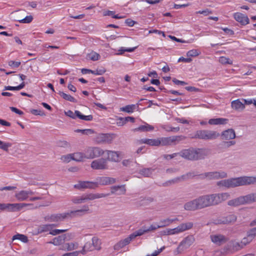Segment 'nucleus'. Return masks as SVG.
I'll use <instances>...</instances> for the list:
<instances>
[{
	"instance_id": "42",
	"label": "nucleus",
	"mask_w": 256,
	"mask_h": 256,
	"mask_svg": "<svg viewBox=\"0 0 256 256\" xmlns=\"http://www.w3.org/2000/svg\"><path fill=\"white\" fill-rule=\"evenodd\" d=\"M72 158L73 160L76 162H81L84 160V159H86L85 158V154L84 152H77L74 154H72Z\"/></svg>"
},
{
	"instance_id": "33",
	"label": "nucleus",
	"mask_w": 256,
	"mask_h": 256,
	"mask_svg": "<svg viewBox=\"0 0 256 256\" xmlns=\"http://www.w3.org/2000/svg\"><path fill=\"white\" fill-rule=\"evenodd\" d=\"M228 120L224 118H211L208 123L210 125L224 124L227 123Z\"/></svg>"
},
{
	"instance_id": "3",
	"label": "nucleus",
	"mask_w": 256,
	"mask_h": 256,
	"mask_svg": "<svg viewBox=\"0 0 256 256\" xmlns=\"http://www.w3.org/2000/svg\"><path fill=\"white\" fill-rule=\"evenodd\" d=\"M254 202H256V192H252L230 200L228 202V204L230 206L236 207L240 205L250 204Z\"/></svg>"
},
{
	"instance_id": "55",
	"label": "nucleus",
	"mask_w": 256,
	"mask_h": 256,
	"mask_svg": "<svg viewBox=\"0 0 256 256\" xmlns=\"http://www.w3.org/2000/svg\"><path fill=\"white\" fill-rule=\"evenodd\" d=\"M52 224H45L40 227V230L42 232H50L52 228Z\"/></svg>"
},
{
	"instance_id": "4",
	"label": "nucleus",
	"mask_w": 256,
	"mask_h": 256,
	"mask_svg": "<svg viewBox=\"0 0 256 256\" xmlns=\"http://www.w3.org/2000/svg\"><path fill=\"white\" fill-rule=\"evenodd\" d=\"M220 134L214 130H198L194 135L191 138H199L204 140H212L216 138Z\"/></svg>"
},
{
	"instance_id": "35",
	"label": "nucleus",
	"mask_w": 256,
	"mask_h": 256,
	"mask_svg": "<svg viewBox=\"0 0 256 256\" xmlns=\"http://www.w3.org/2000/svg\"><path fill=\"white\" fill-rule=\"evenodd\" d=\"M138 104H129L125 106L120 108V111L131 114L132 113L136 108H138Z\"/></svg>"
},
{
	"instance_id": "45",
	"label": "nucleus",
	"mask_w": 256,
	"mask_h": 256,
	"mask_svg": "<svg viewBox=\"0 0 256 256\" xmlns=\"http://www.w3.org/2000/svg\"><path fill=\"white\" fill-rule=\"evenodd\" d=\"M92 244L94 250H99L100 248L101 242L99 238L94 236L92 239Z\"/></svg>"
},
{
	"instance_id": "47",
	"label": "nucleus",
	"mask_w": 256,
	"mask_h": 256,
	"mask_svg": "<svg viewBox=\"0 0 256 256\" xmlns=\"http://www.w3.org/2000/svg\"><path fill=\"white\" fill-rule=\"evenodd\" d=\"M201 52L200 50L196 49H192L188 50L186 52L187 56L190 57H196L199 56Z\"/></svg>"
},
{
	"instance_id": "41",
	"label": "nucleus",
	"mask_w": 256,
	"mask_h": 256,
	"mask_svg": "<svg viewBox=\"0 0 256 256\" xmlns=\"http://www.w3.org/2000/svg\"><path fill=\"white\" fill-rule=\"evenodd\" d=\"M147 232H148L146 229V226H143L140 228L138 229V230L135 231L134 232L130 234V235L132 238L134 239L136 237L141 236Z\"/></svg>"
},
{
	"instance_id": "63",
	"label": "nucleus",
	"mask_w": 256,
	"mask_h": 256,
	"mask_svg": "<svg viewBox=\"0 0 256 256\" xmlns=\"http://www.w3.org/2000/svg\"><path fill=\"white\" fill-rule=\"evenodd\" d=\"M63 236H66V240L68 241L74 238L75 234L74 233H67L63 234Z\"/></svg>"
},
{
	"instance_id": "28",
	"label": "nucleus",
	"mask_w": 256,
	"mask_h": 256,
	"mask_svg": "<svg viewBox=\"0 0 256 256\" xmlns=\"http://www.w3.org/2000/svg\"><path fill=\"white\" fill-rule=\"evenodd\" d=\"M184 208L186 210H195L199 209L196 199L186 202L184 205Z\"/></svg>"
},
{
	"instance_id": "27",
	"label": "nucleus",
	"mask_w": 256,
	"mask_h": 256,
	"mask_svg": "<svg viewBox=\"0 0 256 256\" xmlns=\"http://www.w3.org/2000/svg\"><path fill=\"white\" fill-rule=\"evenodd\" d=\"M138 144H144L150 146H159L160 142L158 138L149 139L142 138L138 140Z\"/></svg>"
},
{
	"instance_id": "62",
	"label": "nucleus",
	"mask_w": 256,
	"mask_h": 256,
	"mask_svg": "<svg viewBox=\"0 0 256 256\" xmlns=\"http://www.w3.org/2000/svg\"><path fill=\"white\" fill-rule=\"evenodd\" d=\"M66 231V230H58V229L52 230H52L50 232H49V234L52 235L56 236V235L60 233L65 232Z\"/></svg>"
},
{
	"instance_id": "25",
	"label": "nucleus",
	"mask_w": 256,
	"mask_h": 256,
	"mask_svg": "<svg viewBox=\"0 0 256 256\" xmlns=\"http://www.w3.org/2000/svg\"><path fill=\"white\" fill-rule=\"evenodd\" d=\"M66 236L63 235L55 237L51 241L48 242V244H53L56 246H60V250H61V248L63 244H65Z\"/></svg>"
},
{
	"instance_id": "37",
	"label": "nucleus",
	"mask_w": 256,
	"mask_h": 256,
	"mask_svg": "<svg viewBox=\"0 0 256 256\" xmlns=\"http://www.w3.org/2000/svg\"><path fill=\"white\" fill-rule=\"evenodd\" d=\"M94 250L92 243L90 242H86L82 246V249L80 250V252L82 254H86L88 252H90Z\"/></svg>"
},
{
	"instance_id": "32",
	"label": "nucleus",
	"mask_w": 256,
	"mask_h": 256,
	"mask_svg": "<svg viewBox=\"0 0 256 256\" xmlns=\"http://www.w3.org/2000/svg\"><path fill=\"white\" fill-rule=\"evenodd\" d=\"M132 240H134V239L132 238V237L131 236V235L130 234L126 238L120 241L118 243H117L114 246V249H118L119 248H122L124 247V246L129 244L130 243V242Z\"/></svg>"
},
{
	"instance_id": "10",
	"label": "nucleus",
	"mask_w": 256,
	"mask_h": 256,
	"mask_svg": "<svg viewBox=\"0 0 256 256\" xmlns=\"http://www.w3.org/2000/svg\"><path fill=\"white\" fill-rule=\"evenodd\" d=\"M64 114L66 116L72 119H76V118H78L85 121H92L93 119V116L92 115L85 116L82 114L80 111L77 110H75L74 112L71 110H68L66 112H64Z\"/></svg>"
},
{
	"instance_id": "39",
	"label": "nucleus",
	"mask_w": 256,
	"mask_h": 256,
	"mask_svg": "<svg viewBox=\"0 0 256 256\" xmlns=\"http://www.w3.org/2000/svg\"><path fill=\"white\" fill-rule=\"evenodd\" d=\"M178 218H166L160 220L158 224V225L160 226V228H163L164 226H168L174 222L178 220Z\"/></svg>"
},
{
	"instance_id": "21",
	"label": "nucleus",
	"mask_w": 256,
	"mask_h": 256,
	"mask_svg": "<svg viewBox=\"0 0 256 256\" xmlns=\"http://www.w3.org/2000/svg\"><path fill=\"white\" fill-rule=\"evenodd\" d=\"M96 184V188L99 185H108L114 184L116 182V179L110 177H99L98 178L95 182Z\"/></svg>"
},
{
	"instance_id": "64",
	"label": "nucleus",
	"mask_w": 256,
	"mask_h": 256,
	"mask_svg": "<svg viewBox=\"0 0 256 256\" xmlns=\"http://www.w3.org/2000/svg\"><path fill=\"white\" fill-rule=\"evenodd\" d=\"M80 254V250H78L64 254L62 256H78Z\"/></svg>"
},
{
	"instance_id": "12",
	"label": "nucleus",
	"mask_w": 256,
	"mask_h": 256,
	"mask_svg": "<svg viewBox=\"0 0 256 256\" xmlns=\"http://www.w3.org/2000/svg\"><path fill=\"white\" fill-rule=\"evenodd\" d=\"M193 225V223L192 222L181 224L174 228H170V235L177 234L188 230L192 228Z\"/></svg>"
},
{
	"instance_id": "8",
	"label": "nucleus",
	"mask_w": 256,
	"mask_h": 256,
	"mask_svg": "<svg viewBox=\"0 0 256 256\" xmlns=\"http://www.w3.org/2000/svg\"><path fill=\"white\" fill-rule=\"evenodd\" d=\"M186 138L183 136H172L170 137H162L158 138L160 146H168L174 144L175 142H179Z\"/></svg>"
},
{
	"instance_id": "44",
	"label": "nucleus",
	"mask_w": 256,
	"mask_h": 256,
	"mask_svg": "<svg viewBox=\"0 0 256 256\" xmlns=\"http://www.w3.org/2000/svg\"><path fill=\"white\" fill-rule=\"evenodd\" d=\"M100 58V55L94 51H92L90 53L88 54L86 56V58L92 61L98 60Z\"/></svg>"
},
{
	"instance_id": "48",
	"label": "nucleus",
	"mask_w": 256,
	"mask_h": 256,
	"mask_svg": "<svg viewBox=\"0 0 256 256\" xmlns=\"http://www.w3.org/2000/svg\"><path fill=\"white\" fill-rule=\"evenodd\" d=\"M137 48L136 46L134 47V48H126L124 47H121L118 50V54H122L124 52H132L134 51V50Z\"/></svg>"
},
{
	"instance_id": "1",
	"label": "nucleus",
	"mask_w": 256,
	"mask_h": 256,
	"mask_svg": "<svg viewBox=\"0 0 256 256\" xmlns=\"http://www.w3.org/2000/svg\"><path fill=\"white\" fill-rule=\"evenodd\" d=\"M255 184H256V176H244L220 180L217 182V185L226 188H231Z\"/></svg>"
},
{
	"instance_id": "40",
	"label": "nucleus",
	"mask_w": 256,
	"mask_h": 256,
	"mask_svg": "<svg viewBox=\"0 0 256 256\" xmlns=\"http://www.w3.org/2000/svg\"><path fill=\"white\" fill-rule=\"evenodd\" d=\"M154 170L152 168H144L140 170L139 174L144 177H150L152 174Z\"/></svg>"
},
{
	"instance_id": "22",
	"label": "nucleus",
	"mask_w": 256,
	"mask_h": 256,
	"mask_svg": "<svg viewBox=\"0 0 256 256\" xmlns=\"http://www.w3.org/2000/svg\"><path fill=\"white\" fill-rule=\"evenodd\" d=\"M212 242L215 244L220 246L226 242L225 236L220 234H212L210 236Z\"/></svg>"
},
{
	"instance_id": "14",
	"label": "nucleus",
	"mask_w": 256,
	"mask_h": 256,
	"mask_svg": "<svg viewBox=\"0 0 256 256\" xmlns=\"http://www.w3.org/2000/svg\"><path fill=\"white\" fill-rule=\"evenodd\" d=\"M199 175L197 172H190L184 174L168 182L170 184L178 183L182 181L187 180L190 179L194 178L196 176H198Z\"/></svg>"
},
{
	"instance_id": "15",
	"label": "nucleus",
	"mask_w": 256,
	"mask_h": 256,
	"mask_svg": "<svg viewBox=\"0 0 256 256\" xmlns=\"http://www.w3.org/2000/svg\"><path fill=\"white\" fill-rule=\"evenodd\" d=\"M114 134H100L96 138L98 144L111 143L114 138Z\"/></svg>"
},
{
	"instance_id": "13",
	"label": "nucleus",
	"mask_w": 256,
	"mask_h": 256,
	"mask_svg": "<svg viewBox=\"0 0 256 256\" xmlns=\"http://www.w3.org/2000/svg\"><path fill=\"white\" fill-rule=\"evenodd\" d=\"M196 199L199 209L212 206L210 194L202 196Z\"/></svg>"
},
{
	"instance_id": "52",
	"label": "nucleus",
	"mask_w": 256,
	"mask_h": 256,
	"mask_svg": "<svg viewBox=\"0 0 256 256\" xmlns=\"http://www.w3.org/2000/svg\"><path fill=\"white\" fill-rule=\"evenodd\" d=\"M228 253V250H224V248L222 250H216L213 252L212 256H224Z\"/></svg>"
},
{
	"instance_id": "16",
	"label": "nucleus",
	"mask_w": 256,
	"mask_h": 256,
	"mask_svg": "<svg viewBox=\"0 0 256 256\" xmlns=\"http://www.w3.org/2000/svg\"><path fill=\"white\" fill-rule=\"evenodd\" d=\"M243 246L238 242L231 241L224 248V250H228V252L232 253L242 248Z\"/></svg>"
},
{
	"instance_id": "59",
	"label": "nucleus",
	"mask_w": 256,
	"mask_h": 256,
	"mask_svg": "<svg viewBox=\"0 0 256 256\" xmlns=\"http://www.w3.org/2000/svg\"><path fill=\"white\" fill-rule=\"evenodd\" d=\"M72 154H70L66 156H63L61 158V160L66 162H68L71 160H73Z\"/></svg>"
},
{
	"instance_id": "2",
	"label": "nucleus",
	"mask_w": 256,
	"mask_h": 256,
	"mask_svg": "<svg viewBox=\"0 0 256 256\" xmlns=\"http://www.w3.org/2000/svg\"><path fill=\"white\" fill-rule=\"evenodd\" d=\"M210 154V150L206 148H190L180 152V156L190 160H197L204 158Z\"/></svg>"
},
{
	"instance_id": "6",
	"label": "nucleus",
	"mask_w": 256,
	"mask_h": 256,
	"mask_svg": "<svg viewBox=\"0 0 256 256\" xmlns=\"http://www.w3.org/2000/svg\"><path fill=\"white\" fill-rule=\"evenodd\" d=\"M84 152L86 159L98 158L104 153V151L98 147H88L84 150Z\"/></svg>"
},
{
	"instance_id": "23",
	"label": "nucleus",
	"mask_w": 256,
	"mask_h": 256,
	"mask_svg": "<svg viewBox=\"0 0 256 256\" xmlns=\"http://www.w3.org/2000/svg\"><path fill=\"white\" fill-rule=\"evenodd\" d=\"M234 20L241 24L245 26L249 24V18L246 15L240 12H235L234 14Z\"/></svg>"
},
{
	"instance_id": "38",
	"label": "nucleus",
	"mask_w": 256,
	"mask_h": 256,
	"mask_svg": "<svg viewBox=\"0 0 256 256\" xmlns=\"http://www.w3.org/2000/svg\"><path fill=\"white\" fill-rule=\"evenodd\" d=\"M154 128L152 126H151L146 122H144V125H141L138 128H135V131H140V132H150L153 130Z\"/></svg>"
},
{
	"instance_id": "31",
	"label": "nucleus",
	"mask_w": 256,
	"mask_h": 256,
	"mask_svg": "<svg viewBox=\"0 0 256 256\" xmlns=\"http://www.w3.org/2000/svg\"><path fill=\"white\" fill-rule=\"evenodd\" d=\"M105 152H106L108 154V160L114 162L119 161L120 155L118 152L111 150H106Z\"/></svg>"
},
{
	"instance_id": "9",
	"label": "nucleus",
	"mask_w": 256,
	"mask_h": 256,
	"mask_svg": "<svg viewBox=\"0 0 256 256\" xmlns=\"http://www.w3.org/2000/svg\"><path fill=\"white\" fill-rule=\"evenodd\" d=\"M28 204L24 203L19 204H0V210H7L9 212H15L22 210L27 206Z\"/></svg>"
},
{
	"instance_id": "36",
	"label": "nucleus",
	"mask_w": 256,
	"mask_h": 256,
	"mask_svg": "<svg viewBox=\"0 0 256 256\" xmlns=\"http://www.w3.org/2000/svg\"><path fill=\"white\" fill-rule=\"evenodd\" d=\"M88 198V200H94L95 199L105 198L108 196H109V194H104L102 193H90V194H86Z\"/></svg>"
},
{
	"instance_id": "20",
	"label": "nucleus",
	"mask_w": 256,
	"mask_h": 256,
	"mask_svg": "<svg viewBox=\"0 0 256 256\" xmlns=\"http://www.w3.org/2000/svg\"><path fill=\"white\" fill-rule=\"evenodd\" d=\"M34 192L28 190H22L16 193L15 197L18 201H24L28 198L30 196L34 194Z\"/></svg>"
},
{
	"instance_id": "30",
	"label": "nucleus",
	"mask_w": 256,
	"mask_h": 256,
	"mask_svg": "<svg viewBox=\"0 0 256 256\" xmlns=\"http://www.w3.org/2000/svg\"><path fill=\"white\" fill-rule=\"evenodd\" d=\"M126 190L124 185L113 186L111 188V193L118 195L124 194Z\"/></svg>"
},
{
	"instance_id": "7",
	"label": "nucleus",
	"mask_w": 256,
	"mask_h": 256,
	"mask_svg": "<svg viewBox=\"0 0 256 256\" xmlns=\"http://www.w3.org/2000/svg\"><path fill=\"white\" fill-rule=\"evenodd\" d=\"M210 196L212 206H215L228 199L230 198V194L228 192H226L210 194Z\"/></svg>"
},
{
	"instance_id": "11",
	"label": "nucleus",
	"mask_w": 256,
	"mask_h": 256,
	"mask_svg": "<svg viewBox=\"0 0 256 256\" xmlns=\"http://www.w3.org/2000/svg\"><path fill=\"white\" fill-rule=\"evenodd\" d=\"M237 219L236 216L234 214H230L226 216L218 217L214 220L216 224H230L234 222Z\"/></svg>"
},
{
	"instance_id": "56",
	"label": "nucleus",
	"mask_w": 256,
	"mask_h": 256,
	"mask_svg": "<svg viewBox=\"0 0 256 256\" xmlns=\"http://www.w3.org/2000/svg\"><path fill=\"white\" fill-rule=\"evenodd\" d=\"M20 64H21V62L20 61L15 62L14 60H10L8 62V66L12 68H18L20 65Z\"/></svg>"
},
{
	"instance_id": "49",
	"label": "nucleus",
	"mask_w": 256,
	"mask_h": 256,
	"mask_svg": "<svg viewBox=\"0 0 256 256\" xmlns=\"http://www.w3.org/2000/svg\"><path fill=\"white\" fill-rule=\"evenodd\" d=\"M12 144L10 142H6L0 140V148L4 151L8 152V148L11 147Z\"/></svg>"
},
{
	"instance_id": "57",
	"label": "nucleus",
	"mask_w": 256,
	"mask_h": 256,
	"mask_svg": "<svg viewBox=\"0 0 256 256\" xmlns=\"http://www.w3.org/2000/svg\"><path fill=\"white\" fill-rule=\"evenodd\" d=\"M33 20V18L32 16H26L24 18L19 20V22L22 24H29Z\"/></svg>"
},
{
	"instance_id": "50",
	"label": "nucleus",
	"mask_w": 256,
	"mask_h": 256,
	"mask_svg": "<svg viewBox=\"0 0 256 256\" xmlns=\"http://www.w3.org/2000/svg\"><path fill=\"white\" fill-rule=\"evenodd\" d=\"M246 235L248 236V239L250 240H253L256 236V227L250 230L247 232Z\"/></svg>"
},
{
	"instance_id": "46",
	"label": "nucleus",
	"mask_w": 256,
	"mask_h": 256,
	"mask_svg": "<svg viewBox=\"0 0 256 256\" xmlns=\"http://www.w3.org/2000/svg\"><path fill=\"white\" fill-rule=\"evenodd\" d=\"M18 240L23 242H27L28 241V239L26 236L22 234H18L16 235H14L12 236V241Z\"/></svg>"
},
{
	"instance_id": "18",
	"label": "nucleus",
	"mask_w": 256,
	"mask_h": 256,
	"mask_svg": "<svg viewBox=\"0 0 256 256\" xmlns=\"http://www.w3.org/2000/svg\"><path fill=\"white\" fill-rule=\"evenodd\" d=\"M195 240L193 236H188L185 238L180 244L178 248L184 250L188 248Z\"/></svg>"
},
{
	"instance_id": "43",
	"label": "nucleus",
	"mask_w": 256,
	"mask_h": 256,
	"mask_svg": "<svg viewBox=\"0 0 256 256\" xmlns=\"http://www.w3.org/2000/svg\"><path fill=\"white\" fill-rule=\"evenodd\" d=\"M58 94L66 100L72 102H77L76 100L73 96H71L70 94H66L63 92L60 91L58 92Z\"/></svg>"
},
{
	"instance_id": "53",
	"label": "nucleus",
	"mask_w": 256,
	"mask_h": 256,
	"mask_svg": "<svg viewBox=\"0 0 256 256\" xmlns=\"http://www.w3.org/2000/svg\"><path fill=\"white\" fill-rule=\"evenodd\" d=\"M76 212H80L82 215L90 212V208L88 205L83 206L81 208L77 210Z\"/></svg>"
},
{
	"instance_id": "54",
	"label": "nucleus",
	"mask_w": 256,
	"mask_h": 256,
	"mask_svg": "<svg viewBox=\"0 0 256 256\" xmlns=\"http://www.w3.org/2000/svg\"><path fill=\"white\" fill-rule=\"evenodd\" d=\"M120 120L122 122V124L121 125H123L125 124L127 122L130 121L132 122H134V118L132 116H127L125 118H120ZM120 124H119V126H120Z\"/></svg>"
},
{
	"instance_id": "24",
	"label": "nucleus",
	"mask_w": 256,
	"mask_h": 256,
	"mask_svg": "<svg viewBox=\"0 0 256 256\" xmlns=\"http://www.w3.org/2000/svg\"><path fill=\"white\" fill-rule=\"evenodd\" d=\"M79 248V243L78 242H66L62 246L61 250L64 251H72Z\"/></svg>"
},
{
	"instance_id": "17",
	"label": "nucleus",
	"mask_w": 256,
	"mask_h": 256,
	"mask_svg": "<svg viewBox=\"0 0 256 256\" xmlns=\"http://www.w3.org/2000/svg\"><path fill=\"white\" fill-rule=\"evenodd\" d=\"M91 167L94 170L106 169L108 168L107 160L104 158L94 160L91 163Z\"/></svg>"
},
{
	"instance_id": "19",
	"label": "nucleus",
	"mask_w": 256,
	"mask_h": 256,
	"mask_svg": "<svg viewBox=\"0 0 256 256\" xmlns=\"http://www.w3.org/2000/svg\"><path fill=\"white\" fill-rule=\"evenodd\" d=\"M74 186L79 190L83 188L95 189L96 188V184L95 182L80 181Z\"/></svg>"
},
{
	"instance_id": "51",
	"label": "nucleus",
	"mask_w": 256,
	"mask_h": 256,
	"mask_svg": "<svg viewBox=\"0 0 256 256\" xmlns=\"http://www.w3.org/2000/svg\"><path fill=\"white\" fill-rule=\"evenodd\" d=\"M219 62L223 64H232V60H230L229 58L226 56H220L219 58Z\"/></svg>"
},
{
	"instance_id": "34",
	"label": "nucleus",
	"mask_w": 256,
	"mask_h": 256,
	"mask_svg": "<svg viewBox=\"0 0 256 256\" xmlns=\"http://www.w3.org/2000/svg\"><path fill=\"white\" fill-rule=\"evenodd\" d=\"M231 106L236 110H242L245 108L244 104L239 99L234 100L231 102Z\"/></svg>"
},
{
	"instance_id": "60",
	"label": "nucleus",
	"mask_w": 256,
	"mask_h": 256,
	"mask_svg": "<svg viewBox=\"0 0 256 256\" xmlns=\"http://www.w3.org/2000/svg\"><path fill=\"white\" fill-rule=\"evenodd\" d=\"M106 72V70L104 68L102 69H97L95 70H92L91 72V74H92L94 75L100 76L104 74Z\"/></svg>"
},
{
	"instance_id": "61",
	"label": "nucleus",
	"mask_w": 256,
	"mask_h": 256,
	"mask_svg": "<svg viewBox=\"0 0 256 256\" xmlns=\"http://www.w3.org/2000/svg\"><path fill=\"white\" fill-rule=\"evenodd\" d=\"M76 210H71L70 212H67L68 214V218L74 217V216H82V214L80 212H76Z\"/></svg>"
},
{
	"instance_id": "5",
	"label": "nucleus",
	"mask_w": 256,
	"mask_h": 256,
	"mask_svg": "<svg viewBox=\"0 0 256 256\" xmlns=\"http://www.w3.org/2000/svg\"><path fill=\"white\" fill-rule=\"evenodd\" d=\"M227 177V173L223 170L206 172L199 175L201 180H218Z\"/></svg>"
},
{
	"instance_id": "26",
	"label": "nucleus",
	"mask_w": 256,
	"mask_h": 256,
	"mask_svg": "<svg viewBox=\"0 0 256 256\" xmlns=\"http://www.w3.org/2000/svg\"><path fill=\"white\" fill-rule=\"evenodd\" d=\"M221 137L223 140H230L236 138V134L233 129H228L222 133Z\"/></svg>"
},
{
	"instance_id": "58",
	"label": "nucleus",
	"mask_w": 256,
	"mask_h": 256,
	"mask_svg": "<svg viewBox=\"0 0 256 256\" xmlns=\"http://www.w3.org/2000/svg\"><path fill=\"white\" fill-rule=\"evenodd\" d=\"M160 228V226L158 225V224L155 223L151 224L149 227L146 226V229L147 232H148L150 231H154L156 230L158 228Z\"/></svg>"
},
{
	"instance_id": "29",
	"label": "nucleus",
	"mask_w": 256,
	"mask_h": 256,
	"mask_svg": "<svg viewBox=\"0 0 256 256\" xmlns=\"http://www.w3.org/2000/svg\"><path fill=\"white\" fill-rule=\"evenodd\" d=\"M68 218V214L64 212L52 215L50 217V220L52 222H60Z\"/></svg>"
}]
</instances>
